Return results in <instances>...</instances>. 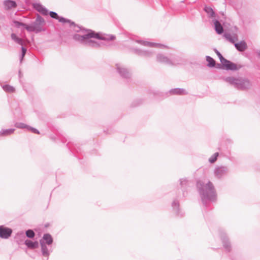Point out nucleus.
Returning <instances> with one entry per match:
<instances>
[{"label": "nucleus", "instance_id": "obj_1", "mask_svg": "<svg viewBox=\"0 0 260 260\" xmlns=\"http://www.w3.org/2000/svg\"><path fill=\"white\" fill-rule=\"evenodd\" d=\"M91 38H95L101 40L110 41L114 40L115 37L113 35L96 33L91 30H90V32L84 35L76 34L74 36V40L84 43L90 47H99L100 46V44L96 41L92 40Z\"/></svg>", "mask_w": 260, "mask_h": 260}, {"label": "nucleus", "instance_id": "obj_2", "mask_svg": "<svg viewBox=\"0 0 260 260\" xmlns=\"http://www.w3.org/2000/svg\"><path fill=\"white\" fill-rule=\"evenodd\" d=\"M197 186L203 202L207 200L214 201L216 199L215 189L210 181L204 185L202 181H199L197 182Z\"/></svg>", "mask_w": 260, "mask_h": 260}, {"label": "nucleus", "instance_id": "obj_3", "mask_svg": "<svg viewBox=\"0 0 260 260\" xmlns=\"http://www.w3.org/2000/svg\"><path fill=\"white\" fill-rule=\"evenodd\" d=\"M224 80L226 82L233 85L238 89H249L251 86L250 81L244 78H236L233 77H229L226 78Z\"/></svg>", "mask_w": 260, "mask_h": 260}, {"label": "nucleus", "instance_id": "obj_4", "mask_svg": "<svg viewBox=\"0 0 260 260\" xmlns=\"http://www.w3.org/2000/svg\"><path fill=\"white\" fill-rule=\"evenodd\" d=\"M12 233V230L4 226H0V237L3 239H8Z\"/></svg>", "mask_w": 260, "mask_h": 260}, {"label": "nucleus", "instance_id": "obj_5", "mask_svg": "<svg viewBox=\"0 0 260 260\" xmlns=\"http://www.w3.org/2000/svg\"><path fill=\"white\" fill-rule=\"evenodd\" d=\"M214 173L216 177L220 178L227 174L228 169L225 167H219L215 169Z\"/></svg>", "mask_w": 260, "mask_h": 260}, {"label": "nucleus", "instance_id": "obj_6", "mask_svg": "<svg viewBox=\"0 0 260 260\" xmlns=\"http://www.w3.org/2000/svg\"><path fill=\"white\" fill-rule=\"evenodd\" d=\"M222 64L226 68V70L235 71L239 69V68L237 67V64L232 62L229 60H228L226 59L223 61Z\"/></svg>", "mask_w": 260, "mask_h": 260}, {"label": "nucleus", "instance_id": "obj_7", "mask_svg": "<svg viewBox=\"0 0 260 260\" xmlns=\"http://www.w3.org/2000/svg\"><path fill=\"white\" fill-rule=\"evenodd\" d=\"M34 8L39 12L43 15H48V10L42 5L40 4H35L34 5Z\"/></svg>", "mask_w": 260, "mask_h": 260}, {"label": "nucleus", "instance_id": "obj_8", "mask_svg": "<svg viewBox=\"0 0 260 260\" xmlns=\"http://www.w3.org/2000/svg\"><path fill=\"white\" fill-rule=\"evenodd\" d=\"M141 44L145 46H148L150 47H158L160 48H168V47L166 45L161 44L150 43L147 41H140Z\"/></svg>", "mask_w": 260, "mask_h": 260}, {"label": "nucleus", "instance_id": "obj_9", "mask_svg": "<svg viewBox=\"0 0 260 260\" xmlns=\"http://www.w3.org/2000/svg\"><path fill=\"white\" fill-rule=\"evenodd\" d=\"M4 5L5 9L10 10L12 8H15L17 7V4L15 1L11 0H6L4 2Z\"/></svg>", "mask_w": 260, "mask_h": 260}, {"label": "nucleus", "instance_id": "obj_10", "mask_svg": "<svg viewBox=\"0 0 260 260\" xmlns=\"http://www.w3.org/2000/svg\"><path fill=\"white\" fill-rule=\"evenodd\" d=\"M156 58L157 60L160 62L165 63L168 64H172V61L168 57L162 54H158Z\"/></svg>", "mask_w": 260, "mask_h": 260}, {"label": "nucleus", "instance_id": "obj_11", "mask_svg": "<svg viewBox=\"0 0 260 260\" xmlns=\"http://www.w3.org/2000/svg\"><path fill=\"white\" fill-rule=\"evenodd\" d=\"M117 70L121 76L124 78H128L129 76V73L125 68H121L118 64L116 65Z\"/></svg>", "mask_w": 260, "mask_h": 260}, {"label": "nucleus", "instance_id": "obj_12", "mask_svg": "<svg viewBox=\"0 0 260 260\" xmlns=\"http://www.w3.org/2000/svg\"><path fill=\"white\" fill-rule=\"evenodd\" d=\"M235 46L238 51L241 52L245 51L247 47L246 43L244 41H241L239 43H235Z\"/></svg>", "mask_w": 260, "mask_h": 260}, {"label": "nucleus", "instance_id": "obj_13", "mask_svg": "<svg viewBox=\"0 0 260 260\" xmlns=\"http://www.w3.org/2000/svg\"><path fill=\"white\" fill-rule=\"evenodd\" d=\"M215 29L218 34H221L223 32V27L221 23L217 20H214Z\"/></svg>", "mask_w": 260, "mask_h": 260}, {"label": "nucleus", "instance_id": "obj_14", "mask_svg": "<svg viewBox=\"0 0 260 260\" xmlns=\"http://www.w3.org/2000/svg\"><path fill=\"white\" fill-rule=\"evenodd\" d=\"M25 244L27 247L31 249H35L38 247V242L37 241L32 242L30 240H26L25 241Z\"/></svg>", "mask_w": 260, "mask_h": 260}, {"label": "nucleus", "instance_id": "obj_15", "mask_svg": "<svg viewBox=\"0 0 260 260\" xmlns=\"http://www.w3.org/2000/svg\"><path fill=\"white\" fill-rule=\"evenodd\" d=\"M172 94L184 95L187 94V92L184 89L175 88L170 90Z\"/></svg>", "mask_w": 260, "mask_h": 260}, {"label": "nucleus", "instance_id": "obj_16", "mask_svg": "<svg viewBox=\"0 0 260 260\" xmlns=\"http://www.w3.org/2000/svg\"><path fill=\"white\" fill-rule=\"evenodd\" d=\"M40 244L41 246L42 252L44 256H47L49 255V253L48 251L47 246L45 245L43 240H40Z\"/></svg>", "mask_w": 260, "mask_h": 260}, {"label": "nucleus", "instance_id": "obj_17", "mask_svg": "<svg viewBox=\"0 0 260 260\" xmlns=\"http://www.w3.org/2000/svg\"><path fill=\"white\" fill-rule=\"evenodd\" d=\"M204 11L207 13L208 15V17L210 18H214L215 17V14L212 8L209 7H205Z\"/></svg>", "mask_w": 260, "mask_h": 260}, {"label": "nucleus", "instance_id": "obj_18", "mask_svg": "<svg viewBox=\"0 0 260 260\" xmlns=\"http://www.w3.org/2000/svg\"><path fill=\"white\" fill-rule=\"evenodd\" d=\"M15 129L13 128H10L7 129H2L0 132V135L1 136H8L14 132Z\"/></svg>", "mask_w": 260, "mask_h": 260}, {"label": "nucleus", "instance_id": "obj_19", "mask_svg": "<svg viewBox=\"0 0 260 260\" xmlns=\"http://www.w3.org/2000/svg\"><path fill=\"white\" fill-rule=\"evenodd\" d=\"M43 238V240L46 241V243L48 245H50L53 242L52 238L50 234H44Z\"/></svg>", "mask_w": 260, "mask_h": 260}, {"label": "nucleus", "instance_id": "obj_20", "mask_svg": "<svg viewBox=\"0 0 260 260\" xmlns=\"http://www.w3.org/2000/svg\"><path fill=\"white\" fill-rule=\"evenodd\" d=\"M206 60L208 62V66L210 67H213L215 65V60L210 56H206Z\"/></svg>", "mask_w": 260, "mask_h": 260}, {"label": "nucleus", "instance_id": "obj_21", "mask_svg": "<svg viewBox=\"0 0 260 260\" xmlns=\"http://www.w3.org/2000/svg\"><path fill=\"white\" fill-rule=\"evenodd\" d=\"M3 88L6 92L12 93L15 91V88L9 85H4Z\"/></svg>", "mask_w": 260, "mask_h": 260}, {"label": "nucleus", "instance_id": "obj_22", "mask_svg": "<svg viewBox=\"0 0 260 260\" xmlns=\"http://www.w3.org/2000/svg\"><path fill=\"white\" fill-rule=\"evenodd\" d=\"M15 126L18 128H27L29 127V126L21 122H17L15 124Z\"/></svg>", "mask_w": 260, "mask_h": 260}, {"label": "nucleus", "instance_id": "obj_23", "mask_svg": "<svg viewBox=\"0 0 260 260\" xmlns=\"http://www.w3.org/2000/svg\"><path fill=\"white\" fill-rule=\"evenodd\" d=\"M26 235L28 238H32L34 237L35 234L32 230H28L26 231Z\"/></svg>", "mask_w": 260, "mask_h": 260}, {"label": "nucleus", "instance_id": "obj_24", "mask_svg": "<svg viewBox=\"0 0 260 260\" xmlns=\"http://www.w3.org/2000/svg\"><path fill=\"white\" fill-rule=\"evenodd\" d=\"M34 27H35V31L36 32H39V31H41L42 30V25L36 23V22H35L34 24Z\"/></svg>", "mask_w": 260, "mask_h": 260}, {"label": "nucleus", "instance_id": "obj_25", "mask_svg": "<svg viewBox=\"0 0 260 260\" xmlns=\"http://www.w3.org/2000/svg\"><path fill=\"white\" fill-rule=\"evenodd\" d=\"M218 156V153L216 152L214 153L210 158H209V161L211 163L214 162L216 159L217 157Z\"/></svg>", "mask_w": 260, "mask_h": 260}, {"label": "nucleus", "instance_id": "obj_26", "mask_svg": "<svg viewBox=\"0 0 260 260\" xmlns=\"http://www.w3.org/2000/svg\"><path fill=\"white\" fill-rule=\"evenodd\" d=\"M223 246L228 251L231 250V245L228 242V240L223 241Z\"/></svg>", "mask_w": 260, "mask_h": 260}, {"label": "nucleus", "instance_id": "obj_27", "mask_svg": "<svg viewBox=\"0 0 260 260\" xmlns=\"http://www.w3.org/2000/svg\"><path fill=\"white\" fill-rule=\"evenodd\" d=\"M224 37L230 42H231L232 43H234V39L233 38L231 34H225L224 35Z\"/></svg>", "mask_w": 260, "mask_h": 260}, {"label": "nucleus", "instance_id": "obj_28", "mask_svg": "<svg viewBox=\"0 0 260 260\" xmlns=\"http://www.w3.org/2000/svg\"><path fill=\"white\" fill-rule=\"evenodd\" d=\"M26 29L28 30V31H35V27L34 26V24L31 25H27L25 24L24 25Z\"/></svg>", "mask_w": 260, "mask_h": 260}, {"label": "nucleus", "instance_id": "obj_29", "mask_svg": "<svg viewBox=\"0 0 260 260\" xmlns=\"http://www.w3.org/2000/svg\"><path fill=\"white\" fill-rule=\"evenodd\" d=\"M35 22L41 25H43V24H44V19L43 18H42L40 16H38L37 17V19L35 21Z\"/></svg>", "mask_w": 260, "mask_h": 260}, {"label": "nucleus", "instance_id": "obj_30", "mask_svg": "<svg viewBox=\"0 0 260 260\" xmlns=\"http://www.w3.org/2000/svg\"><path fill=\"white\" fill-rule=\"evenodd\" d=\"M215 51L217 56H218V57L219 58L220 62L222 63L225 59L222 56L221 53L217 50L215 49Z\"/></svg>", "mask_w": 260, "mask_h": 260}, {"label": "nucleus", "instance_id": "obj_31", "mask_svg": "<svg viewBox=\"0 0 260 260\" xmlns=\"http://www.w3.org/2000/svg\"><path fill=\"white\" fill-rule=\"evenodd\" d=\"M49 14H50V17L53 18L57 19L58 18V16L57 14L54 12L51 11L49 13Z\"/></svg>", "mask_w": 260, "mask_h": 260}, {"label": "nucleus", "instance_id": "obj_32", "mask_svg": "<svg viewBox=\"0 0 260 260\" xmlns=\"http://www.w3.org/2000/svg\"><path fill=\"white\" fill-rule=\"evenodd\" d=\"M188 184V181L185 179L180 180V184L182 186H186Z\"/></svg>", "mask_w": 260, "mask_h": 260}, {"label": "nucleus", "instance_id": "obj_33", "mask_svg": "<svg viewBox=\"0 0 260 260\" xmlns=\"http://www.w3.org/2000/svg\"><path fill=\"white\" fill-rule=\"evenodd\" d=\"M27 129L31 131L32 133H34L35 134H39V133H40L38 130H37V129H36L34 127H30L29 126Z\"/></svg>", "mask_w": 260, "mask_h": 260}, {"label": "nucleus", "instance_id": "obj_34", "mask_svg": "<svg viewBox=\"0 0 260 260\" xmlns=\"http://www.w3.org/2000/svg\"><path fill=\"white\" fill-rule=\"evenodd\" d=\"M57 20L59 22H62V23H66V22H69V20H67V19H65L63 17H59V16H58V18Z\"/></svg>", "mask_w": 260, "mask_h": 260}, {"label": "nucleus", "instance_id": "obj_35", "mask_svg": "<svg viewBox=\"0 0 260 260\" xmlns=\"http://www.w3.org/2000/svg\"><path fill=\"white\" fill-rule=\"evenodd\" d=\"M14 23L17 27H19L21 26H24V25H25V24L16 21H14Z\"/></svg>", "mask_w": 260, "mask_h": 260}, {"label": "nucleus", "instance_id": "obj_36", "mask_svg": "<svg viewBox=\"0 0 260 260\" xmlns=\"http://www.w3.org/2000/svg\"><path fill=\"white\" fill-rule=\"evenodd\" d=\"M21 49H22V56H21V60L22 59V58L24 56V55L26 53V49L24 47H22Z\"/></svg>", "mask_w": 260, "mask_h": 260}, {"label": "nucleus", "instance_id": "obj_37", "mask_svg": "<svg viewBox=\"0 0 260 260\" xmlns=\"http://www.w3.org/2000/svg\"><path fill=\"white\" fill-rule=\"evenodd\" d=\"M15 42L20 45H23V41L22 39H21L20 38H18V39L16 40Z\"/></svg>", "mask_w": 260, "mask_h": 260}, {"label": "nucleus", "instance_id": "obj_38", "mask_svg": "<svg viewBox=\"0 0 260 260\" xmlns=\"http://www.w3.org/2000/svg\"><path fill=\"white\" fill-rule=\"evenodd\" d=\"M11 38L15 41H16V40L18 39V37L15 34H12Z\"/></svg>", "mask_w": 260, "mask_h": 260}]
</instances>
